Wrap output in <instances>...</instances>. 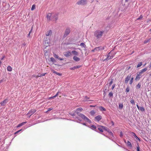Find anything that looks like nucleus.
I'll return each instance as SVG.
<instances>
[{
    "label": "nucleus",
    "mask_w": 151,
    "mask_h": 151,
    "mask_svg": "<svg viewBox=\"0 0 151 151\" xmlns=\"http://www.w3.org/2000/svg\"><path fill=\"white\" fill-rule=\"evenodd\" d=\"M106 33L105 30L100 29L96 30L93 33L94 36L96 39L99 40L101 39L103 35H105Z\"/></svg>",
    "instance_id": "f257e3e1"
},
{
    "label": "nucleus",
    "mask_w": 151,
    "mask_h": 151,
    "mask_svg": "<svg viewBox=\"0 0 151 151\" xmlns=\"http://www.w3.org/2000/svg\"><path fill=\"white\" fill-rule=\"evenodd\" d=\"M114 49H113L107 55V57L105 59V60H108L112 59L116 53L113 51Z\"/></svg>",
    "instance_id": "f03ea898"
},
{
    "label": "nucleus",
    "mask_w": 151,
    "mask_h": 151,
    "mask_svg": "<svg viewBox=\"0 0 151 151\" xmlns=\"http://www.w3.org/2000/svg\"><path fill=\"white\" fill-rule=\"evenodd\" d=\"M71 28L70 27H67L65 30L64 33L63 35V38H65L67 37L70 32Z\"/></svg>",
    "instance_id": "7ed1b4c3"
},
{
    "label": "nucleus",
    "mask_w": 151,
    "mask_h": 151,
    "mask_svg": "<svg viewBox=\"0 0 151 151\" xmlns=\"http://www.w3.org/2000/svg\"><path fill=\"white\" fill-rule=\"evenodd\" d=\"M87 2V0H79L76 3L78 5H84Z\"/></svg>",
    "instance_id": "20e7f679"
},
{
    "label": "nucleus",
    "mask_w": 151,
    "mask_h": 151,
    "mask_svg": "<svg viewBox=\"0 0 151 151\" xmlns=\"http://www.w3.org/2000/svg\"><path fill=\"white\" fill-rule=\"evenodd\" d=\"M43 42L45 45H47L46 44H49L50 43V40L49 38L47 37L44 38Z\"/></svg>",
    "instance_id": "39448f33"
},
{
    "label": "nucleus",
    "mask_w": 151,
    "mask_h": 151,
    "mask_svg": "<svg viewBox=\"0 0 151 151\" xmlns=\"http://www.w3.org/2000/svg\"><path fill=\"white\" fill-rule=\"evenodd\" d=\"M36 111V109H31L28 111V113L27 114V115L30 117L32 115L35 113Z\"/></svg>",
    "instance_id": "423d86ee"
},
{
    "label": "nucleus",
    "mask_w": 151,
    "mask_h": 151,
    "mask_svg": "<svg viewBox=\"0 0 151 151\" xmlns=\"http://www.w3.org/2000/svg\"><path fill=\"white\" fill-rule=\"evenodd\" d=\"M58 19V13H52V20L53 21H56Z\"/></svg>",
    "instance_id": "0eeeda50"
},
{
    "label": "nucleus",
    "mask_w": 151,
    "mask_h": 151,
    "mask_svg": "<svg viewBox=\"0 0 151 151\" xmlns=\"http://www.w3.org/2000/svg\"><path fill=\"white\" fill-rule=\"evenodd\" d=\"M102 118L101 116L98 115L95 117L94 120L95 121L99 122L101 119Z\"/></svg>",
    "instance_id": "6e6552de"
},
{
    "label": "nucleus",
    "mask_w": 151,
    "mask_h": 151,
    "mask_svg": "<svg viewBox=\"0 0 151 151\" xmlns=\"http://www.w3.org/2000/svg\"><path fill=\"white\" fill-rule=\"evenodd\" d=\"M131 77V75L129 74L128 75L127 77L126 78L125 80V83H127L128 82V81L130 79Z\"/></svg>",
    "instance_id": "1a4fd4ad"
},
{
    "label": "nucleus",
    "mask_w": 151,
    "mask_h": 151,
    "mask_svg": "<svg viewBox=\"0 0 151 151\" xmlns=\"http://www.w3.org/2000/svg\"><path fill=\"white\" fill-rule=\"evenodd\" d=\"M52 14L49 13L47 15V18L48 20H51L52 18Z\"/></svg>",
    "instance_id": "9d476101"
},
{
    "label": "nucleus",
    "mask_w": 151,
    "mask_h": 151,
    "mask_svg": "<svg viewBox=\"0 0 151 151\" xmlns=\"http://www.w3.org/2000/svg\"><path fill=\"white\" fill-rule=\"evenodd\" d=\"M103 126L102 125H98L97 126V129L101 132H103Z\"/></svg>",
    "instance_id": "9b49d317"
},
{
    "label": "nucleus",
    "mask_w": 151,
    "mask_h": 151,
    "mask_svg": "<svg viewBox=\"0 0 151 151\" xmlns=\"http://www.w3.org/2000/svg\"><path fill=\"white\" fill-rule=\"evenodd\" d=\"M82 119H84L85 121L88 122L89 123H91V121L85 115H84V116H83Z\"/></svg>",
    "instance_id": "f8f14e48"
},
{
    "label": "nucleus",
    "mask_w": 151,
    "mask_h": 151,
    "mask_svg": "<svg viewBox=\"0 0 151 151\" xmlns=\"http://www.w3.org/2000/svg\"><path fill=\"white\" fill-rule=\"evenodd\" d=\"M8 101L7 99H5L0 103L1 106H4L8 102Z\"/></svg>",
    "instance_id": "ddd939ff"
},
{
    "label": "nucleus",
    "mask_w": 151,
    "mask_h": 151,
    "mask_svg": "<svg viewBox=\"0 0 151 151\" xmlns=\"http://www.w3.org/2000/svg\"><path fill=\"white\" fill-rule=\"evenodd\" d=\"M104 49V47L102 46H99L95 47V50L96 51H99L100 50H103Z\"/></svg>",
    "instance_id": "4468645a"
},
{
    "label": "nucleus",
    "mask_w": 151,
    "mask_h": 151,
    "mask_svg": "<svg viewBox=\"0 0 151 151\" xmlns=\"http://www.w3.org/2000/svg\"><path fill=\"white\" fill-rule=\"evenodd\" d=\"M70 52L69 51L65 52H64V55L67 57H68L70 56L71 55Z\"/></svg>",
    "instance_id": "2eb2a0df"
},
{
    "label": "nucleus",
    "mask_w": 151,
    "mask_h": 151,
    "mask_svg": "<svg viewBox=\"0 0 151 151\" xmlns=\"http://www.w3.org/2000/svg\"><path fill=\"white\" fill-rule=\"evenodd\" d=\"M52 31L50 30L48 31L46 33V36H51L52 34Z\"/></svg>",
    "instance_id": "dca6fc26"
},
{
    "label": "nucleus",
    "mask_w": 151,
    "mask_h": 151,
    "mask_svg": "<svg viewBox=\"0 0 151 151\" xmlns=\"http://www.w3.org/2000/svg\"><path fill=\"white\" fill-rule=\"evenodd\" d=\"M75 112L76 113L78 116L81 117L82 118H83V116H84V115L78 112V111H75Z\"/></svg>",
    "instance_id": "f3484780"
},
{
    "label": "nucleus",
    "mask_w": 151,
    "mask_h": 151,
    "mask_svg": "<svg viewBox=\"0 0 151 151\" xmlns=\"http://www.w3.org/2000/svg\"><path fill=\"white\" fill-rule=\"evenodd\" d=\"M90 128L93 130H94L96 131H97V127H96V126L94 125H92L91 126Z\"/></svg>",
    "instance_id": "a211bd4d"
},
{
    "label": "nucleus",
    "mask_w": 151,
    "mask_h": 151,
    "mask_svg": "<svg viewBox=\"0 0 151 151\" xmlns=\"http://www.w3.org/2000/svg\"><path fill=\"white\" fill-rule=\"evenodd\" d=\"M132 134L133 136L136 138L137 140H138L139 141H141L140 139L136 135V134L134 132H132Z\"/></svg>",
    "instance_id": "6ab92c4d"
},
{
    "label": "nucleus",
    "mask_w": 151,
    "mask_h": 151,
    "mask_svg": "<svg viewBox=\"0 0 151 151\" xmlns=\"http://www.w3.org/2000/svg\"><path fill=\"white\" fill-rule=\"evenodd\" d=\"M126 144H127V147H129L131 148L132 147V144H131V142H129V141L128 140L127 141V143H126Z\"/></svg>",
    "instance_id": "aec40b11"
},
{
    "label": "nucleus",
    "mask_w": 151,
    "mask_h": 151,
    "mask_svg": "<svg viewBox=\"0 0 151 151\" xmlns=\"http://www.w3.org/2000/svg\"><path fill=\"white\" fill-rule=\"evenodd\" d=\"M73 59L76 62H78L80 60V58L76 56L73 57Z\"/></svg>",
    "instance_id": "412c9836"
},
{
    "label": "nucleus",
    "mask_w": 151,
    "mask_h": 151,
    "mask_svg": "<svg viewBox=\"0 0 151 151\" xmlns=\"http://www.w3.org/2000/svg\"><path fill=\"white\" fill-rule=\"evenodd\" d=\"M147 69V68H145L144 69L141 70L139 73H140V74H142L144 72L146 71Z\"/></svg>",
    "instance_id": "4be33fe9"
},
{
    "label": "nucleus",
    "mask_w": 151,
    "mask_h": 151,
    "mask_svg": "<svg viewBox=\"0 0 151 151\" xmlns=\"http://www.w3.org/2000/svg\"><path fill=\"white\" fill-rule=\"evenodd\" d=\"M141 74H140V73H139L138 74H137V76L136 78V80H139L140 78L141 77Z\"/></svg>",
    "instance_id": "5701e85b"
},
{
    "label": "nucleus",
    "mask_w": 151,
    "mask_h": 151,
    "mask_svg": "<svg viewBox=\"0 0 151 151\" xmlns=\"http://www.w3.org/2000/svg\"><path fill=\"white\" fill-rule=\"evenodd\" d=\"M72 53L75 56L78 55V53L77 51L75 50H73L72 51Z\"/></svg>",
    "instance_id": "b1692460"
},
{
    "label": "nucleus",
    "mask_w": 151,
    "mask_h": 151,
    "mask_svg": "<svg viewBox=\"0 0 151 151\" xmlns=\"http://www.w3.org/2000/svg\"><path fill=\"white\" fill-rule=\"evenodd\" d=\"M99 110L101 111H106V109L102 106L99 107Z\"/></svg>",
    "instance_id": "393cba45"
},
{
    "label": "nucleus",
    "mask_w": 151,
    "mask_h": 151,
    "mask_svg": "<svg viewBox=\"0 0 151 151\" xmlns=\"http://www.w3.org/2000/svg\"><path fill=\"white\" fill-rule=\"evenodd\" d=\"M50 61L52 62L53 63H55L56 62L55 59L53 57H51L50 58Z\"/></svg>",
    "instance_id": "a878e982"
},
{
    "label": "nucleus",
    "mask_w": 151,
    "mask_h": 151,
    "mask_svg": "<svg viewBox=\"0 0 151 151\" xmlns=\"http://www.w3.org/2000/svg\"><path fill=\"white\" fill-rule=\"evenodd\" d=\"M107 132H108V133L111 136H112V137H114V136H113V133H112V132H111V131H110V130H109V129L107 131Z\"/></svg>",
    "instance_id": "bb28decb"
},
{
    "label": "nucleus",
    "mask_w": 151,
    "mask_h": 151,
    "mask_svg": "<svg viewBox=\"0 0 151 151\" xmlns=\"http://www.w3.org/2000/svg\"><path fill=\"white\" fill-rule=\"evenodd\" d=\"M108 85V84H106L104 88V93H105V92H107L109 90V89H107V88L106 87V86Z\"/></svg>",
    "instance_id": "cd10ccee"
},
{
    "label": "nucleus",
    "mask_w": 151,
    "mask_h": 151,
    "mask_svg": "<svg viewBox=\"0 0 151 151\" xmlns=\"http://www.w3.org/2000/svg\"><path fill=\"white\" fill-rule=\"evenodd\" d=\"M139 110H140L142 111H145V109L143 106H140V107L138 109Z\"/></svg>",
    "instance_id": "c85d7f7f"
},
{
    "label": "nucleus",
    "mask_w": 151,
    "mask_h": 151,
    "mask_svg": "<svg viewBox=\"0 0 151 151\" xmlns=\"http://www.w3.org/2000/svg\"><path fill=\"white\" fill-rule=\"evenodd\" d=\"M7 70L9 71H12V68L10 66H8L7 67Z\"/></svg>",
    "instance_id": "c756f323"
},
{
    "label": "nucleus",
    "mask_w": 151,
    "mask_h": 151,
    "mask_svg": "<svg viewBox=\"0 0 151 151\" xmlns=\"http://www.w3.org/2000/svg\"><path fill=\"white\" fill-rule=\"evenodd\" d=\"M46 74L45 73H41V74H39L37 75V77H41V76H44L45 74Z\"/></svg>",
    "instance_id": "7c9ffc66"
},
{
    "label": "nucleus",
    "mask_w": 151,
    "mask_h": 151,
    "mask_svg": "<svg viewBox=\"0 0 151 151\" xmlns=\"http://www.w3.org/2000/svg\"><path fill=\"white\" fill-rule=\"evenodd\" d=\"M113 79L111 78L110 79V81L109 83V86H110L112 84V83L113 81Z\"/></svg>",
    "instance_id": "2f4dec72"
},
{
    "label": "nucleus",
    "mask_w": 151,
    "mask_h": 151,
    "mask_svg": "<svg viewBox=\"0 0 151 151\" xmlns=\"http://www.w3.org/2000/svg\"><path fill=\"white\" fill-rule=\"evenodd\" d=\"M133 79H134V78L133 77L131 78L130 79V80L129 83V84L130 85H131L132 84V83Z\"/></svg>",
    "instance_id": "473e14b6"
},
{
    "label": "nucleus",
    "mask_w": 151,
    "mask_h": 151,
    "mask_svg": "<svg viewBox=\"0 0 151 151\" xmlns=\"http://www.w3.org/2000/svg\"><path fill=\"white\" fill-rule=\"evenodd\" d=\"M151 39V38H150V39H146L144 41V44H146V43L149 42H150Z\"/></svg>",
    "instance_id": "72a5a7b5"
},
{
    "label": "nucleus",
    "mask_w": 151,
    "mask_h": 151,
    "mask_svg": "<svg viewBox=\"0 0 151 151\" xmlns=\"http://www.w3.org/2000/svg\"><path fill=\"white\" fill-rule=\"evenodd\" d=\"M95 113L96 112L94 110H92L90 112V114L92 116H93Z\"/></svg>",
    "instance_id": "f704fd0d"
},
{
    "label": "nucleus",
    "mask_w": 151,
    "mask_h": 151,
    "mask_svg": "<svg viewBox=\"0 0 151 151\" xmlns=\"http://www.w3.org/2000/svg\"><path fill=\"white\" fill-rule=\"evenodd\" d=\"M108 95L109 97L113 98V93L111 92L109 93Z\"/></svg>",
    "instance_id": "c9c22d12"
},
{
    "label": "nucleus",
    "mask_w": 151,
    "mask_h": 151,
    "mask_svg": "<svg viewBox=\"0 0 151 151\" xmlns=\"http://www.w3.org/2000/svg\"><path fill=\"white\" fill-rule=\"evenodd\" d=\"M123 105L122 103H120L119 104V108L120 109H122L123 108Z\"/></svg>",
    "instance_id": "e433bc0d"
},
{
    "label": "nucleus",
    "mask_w": 151,
    "mask_h": 151,
    "mask_svg": "<svg viewBox=\"0 0 151 151\" xmlns=\"http://www.w3.org/2000/svg\"><path fill=\"white\" fill-rule=\"evenodd\" d=\"M137 151H140V147L138 143H137Z\"/></svg>",
    "instance_id": "4c0bfd02"
},
{
    "label": "nucleus",
    "mask_w": 151,
    "mask_h": 151,
    "mask_svg": "<svg viewBox=\"0 0 151 151\" xmlns=\"http://www.w3.org/2000/svg\"><path fill=\"white\" fill-rule=\"evenodd\" d=\"M61 92H60V91H58V92L55 95L53 96L54 97H56V96H58L59 94H61Z\"/></svg>",
    "instance_id": "58836bf2"
},
{
    "label": "nucleus",
    "mask_w": 151,
    "mask_h": 151,
    "mask_svg": "<svg viewBox=\"0 0 151 151\" xmlns=\"http://www.w3.org/2000/svg\"><path fill=\"white\" fill-rule=\"evenodd\" d=\"M103 130L107 131L109 129L107 127L103 126Z\"/></svg>",
    "instance_id": "ea45409f"
},
{
    "label": "nucleus",
    "mask_w": 151,
    "mask_h": 151,
    "mask_svg": "<svg viewBox=\"0 0 151 151\" xmlns=\"http://www.w3.org/2000/svg\"><path fill=\"white\" fill-rule=\"evenodd\" d=\"M142 64V62H140L138 63L137 65V67L138 68L141 66Z\"/></svg>",
    "instance_id": "a19ab883"
},
{
    "label": "nucleus",
    "mask_w": 151,
    "mask_h": 151,
    "mask_svg": "<svg viewBox=\"0 0 151 151\" xmlns=\"http://www.w3.org/2000/svg\"><path fill=\"white\" fill-rule=\"evenodd\" d=\"M141 86V83H139L137 85L136 87L137 88H140Z\"/></svg>",
    "instance_id": "79ce46f5"
},
{
    "label": "nucleus",
    "mask_w": 151,
    "mask_h": 151,
    "mask_svg": "<svg viewBox=\"0 0 151 151\" xmlns=\"http://www.w3.org/2000/svg\"><path fill=\"white\" fill-rule=\"evenodd\" d=\"M130 90V88L128 86L126 88V92H128Z\"/></svg>",
    "instance_id": "37998d69"
},
{
    "label": "nucleus",
    "mask_w": 151,
    "mask_h": 151,
    "mask_svg": "<svg viewBox=\"0 0 151 151\" xmlns=\"http://www.w3.org/2000/svg\"><path fill=\"white\" fill-rule=\"evenodd\" d=\"M80 45L81 46H82V47H85L86 46L85 44L83 42L81 43Z\"/></svg>",
    "instance_id": "c03bdc74"
},
{
    "label": "nucleus",
    "mask_w": 151,
    "mask_h": 151,
    "mask_svg": "<svg viewBox=\"0 0 151 151\" xmlns=\"http://www.w3.org/2000/svg\"><path fill=\"white\" fill-rule=\"evenodd\" d=\"M130 102L133 105L135 104L134 100L133 99L131 100L130 101Z\"/></svg>",
    "instance_id": "a18cd8bd"
},
{
    "label": "nucleus",
    "mask_w": 151,
    "mask_h": 151,
    "mask_svg": "<svg viewBox=\"0 0 151 151\" xmlns=\"http://www.w3.org/2000/svg\"><path fill=\"white\" fill-rule=\"evenodd\" d=\"M76 119H77L76 120H76H77L78 121H77V122H81V119H79V118L78 117H76Z\"/></svg>",
    "instance_id": "49530a36"
},
{
    "label": "nucleus",
    "mask_w": 151,
    "mask_h": 151,
    "mask_svg": "<svg viewBox=\"0 0 151 151\" xmlns=\"http://www.w3.org/2000/svg\"><path fill=\"white\" fill-rule=\"evenodd\" d=\"M83 110V109L81 108H78L76 109V111H81Z\"/></svg>",
    "instance_id": "de8ad7c7"
},
{
    "label": "nucleus",
    "mask_w": 151,
    "mask_h": 151,
    "mask_svg": "<svg viewBox=\"0 0 151 151\" xmlns=\"http://www.w3.org/2000/svg\"><path fill=\"white\" fill-rule=\"evenodd\" d=\"M53 55H54V57L55 58H57V59H58L59 57L58 56V55L56 54H54Z\"/></svg>",
    "instance_id": "09e8293b"
},
{
    "label": "nucleus",
    "mask_w": 151,
    "mask_h": 151,
    "mask_svg": "<svg viewBox=\"0 0 151 151\" xmlns=\"http://www.w3.org/2000/svg\"><path fill=\"white\" fill-rule=\"evenodd\" d=\"M143 18V16L142 15H141L137 19V20H140L141 19H142Z\"/></svg>",
    "instance_id": "8fccbe9b"
},
{
    "label": "nucleus",
    "mask_w": 151,
    "mask_h": 151,
    "mask_svg": "<svg viewBox=\"0 0 151 151\" xmlns=\"http://www.w3.org/2000/svg\"><path fill=\"white\" fill-rule=\"evenodd\" d=\"M35 8V5H33L31 8V10H33Z\"/></svg>",
    "instance_id": "3c124183"
},
{
    "label": "nucleus",
    "mask_w": 151,
    "mask_h": 151,
    "mask_svg": "<svg viewBox=\"0 0 151 151\" xmlns=\"http://www.w3.org/2000/svg\"><path fill=\"white\" fill-rule=\"evenodd\" d=\"M89 99V98L87 96H86L85 97V98H84V101H87Z\"/></svg>",
    "instance_id": "603ef678"
},
{
    "label": "nucleus",
    "mask_w": 151,
    "mask_h": 151,
    "mask_svg": "<svg viewBox=\"0 0 151 151\" xmlns=\"http://www.w3.org/2000/svg\"><path fill=\"white\" fill-rule=\"evenodd\" d=\"M22 130V129H20V130H19L17 131L16 132H15L14 133V134H18L19 133V132Z\"/></svg>",
    "instance_id": "864d4df0"
},
{
    "label": "nucleus",
    "mask_w": 151,
    "mask_h": 151,
    "mask_svg": "<svg viewBox=\"0 0 151 151\" xmlns=\"http://www.w3.org/2000/svg\"><path fill=\"white\" fill-rule=\"evenodd\" d=\"M69 114L72 116H74L75 115V114L74 113H70Z\"/></svg>",
    "instance_id": "5fc2aeb1"
},
{
    "label": "nucleus",
    "mask_w": 151,
    "mask_h": 151,
    "mask_svg": "<svg viewBox=\"0 0 151 151\" xmlns=\"http://www.w3.org/2000/svg\"><path fill=\"white\" fill-rule=\"evenodd\" d=\"M76 66H74L73 67H72V68H71L70 69L71 70H74L75 69H76Z\"/></svg>",
    "instance_id": "6e6d98bb"
},
{
    "label": "nucleus",
    "mask_w": 151,
    "mask_h": 151,
    "mask_svg": "<svg viewBox=\"0 0 151 151\" xmlns=\"http://www.w3.org/2000/svg\"><path fill=\"white\" fill-rule=\"evenodd\" d=\"M55 74H56L57 75H58L59 76H61L62 75L61 74L59 73H58L57 72H56Z\"/></svg>",
    "instance_id": "4d7b16f0"
},
{
    "label": "nucleus",
    "mask_w": 151,
    "mask_h": 151,
    "mask_svg": "<svg viewBox=\"0 0 151 151\" xmlns=\"http://www.w3.org/2000/svg\"><path fill=\"white\" fill-rule=\"evenodd\" d=\"M123 136V134L122 132L121 131L120 132V137H122Z\"/></svg>",
    "instance_id": "13d9d810"
},
{
    "label": "nucleus",
    "mask_w": 151,
    "mask_h": 151,
    "mask_svg": "<svg viewBox=\"0 0 151 151\" xmlns=\"http://www.w3.org/2000/svg\"><path fill=\"white\" fill-rule=\"evenodd\" d=\"M22 125H23L22 124V123H21L18 124V126H17V127H20L22 126Z\"/></svg>",
    "instance_id": "bf43d9fd"
},
{
    "label": "nucleus",
    "mask_w": 151,
    "mask_h": 151,
    "mask_svg": "<svg viewBox=\"0 0 151 151\" xmlns=\"http://www.w3.org/2000/svg\"><path fill=\"white\" fill-rule=\"evenodd\" d=\"M53 108H49L48 109V110L47 111H46V112H47L48 111H51Z\"/></svg>",
    "instance_id": "052dcab7"
},
{
    "label": "nucleus",
    "mask_w": 151,
    "mask_h": 151,
    "mask_svg": "<svg viewBox=\"0 0 151 151\" xmlns=\"http://www.w3.org/2000/svg\"><path fill=\"white\" fill-rule=\"evenodd\" d=\"M115 86V84H114L112 86L111 89L113 90Z\"/></svg>",
    "instance_id": "680f3d73"
},
{
    "label": "nucleus",
    "mask_w": 151,
    "mask_h": 151,
    "mask_svg": "<svg viewBox=\"0 0 151 151\" xmlns=\"http://www.w3.org/2000/svg\"><path fill=\"white\" fill-rule=\"evenodd\" d=\"M33 27H32L31 28V29L30 30V31L29 32L31 33V32H32V31H33Z\"/></svg>",
    "instance_id": "e2e57ef3"
},
{
    "label": "nucleus",
    "mask_w": 151,
    "mask_h": 151,
    "mask_svg": "<svg viewBox=\"0 0 151 151\" xmlns=\"http://www.w3.org/2000/svg\"><path fill=\"white\" fill-rule=\"evenodd\" d=\"M51 71L52 72H53V73H56V71H55L54 70L52 69V70H51Z\"/></svg>",
    "instance_id": "0e129e2a"
},
{
    "label": "nucleus",
    "mask_w": 151,
    "mask_h": 151,
    "mask_svg": "<svg viewBox=\"0 0 151 151\" xmlns=\"http://www.w3.org/2000/svg\"><path fill=\"white\" fill-rule=\"evenodd\" d=\"M75 66L76 67V69L79 68H80L81 67L80 65H77V66Z\"/></svg>",
    "instance_id": "69168bd1"
},
{
    "label": "nucleus",
    "mask_w": 151,
    "mask_h": 151,
    "mask_svg": "<svg viewBox=\"0 0 151 151\" xmlns=\"http://www.w3.org/2000/svg\"><path fill=\"white\" fill-rule=\"evenodd\" d=\"M58 60H63V58H59H59H58Z\"/></svg>",
    "instance_id": "338daca9"
},
{
    "label": "nucleus",
    "mask_w": 151,
    "mask_h": 151,
    "mask_svg": "<svg viewBox=\"0 0 151 151\" xmlns=\"http://www.w3.org/2000/svg\"><path fill=\"white\" fill-rule=\"evenodd\" d=\"M30 34H31L30 33V32L29 33V34L27 35L28 37H30Z\"/></svg>",
    "instance_id": "774afa93"
}]
</instances>
